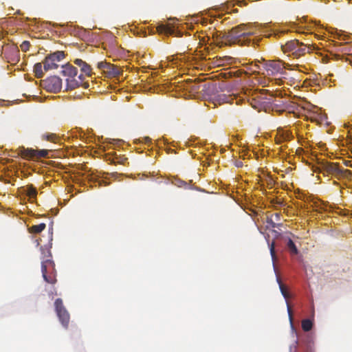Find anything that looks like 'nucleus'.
Returning a JSON list of instances; mask_svg holds the SVG:
<instances>
[{"label": "nucleus", "mask_w": 352, "mask_h": 352, "mask_svg": "<svg viewBox=\"0 0 352 352\" xmlns=\"http://www.w3.org/2000/svg\"><path fill=\"white\" fill-rule=\"evenodd\" d=\"M324 175H338L341 173V170L338 166L333 163H327L322 166L320 171Z\"/></svg>", "instance_id": "8"}, {"label": "nucleus", "mask_w": 352, "mask_h": 352, "mask_svg": "<svg viewBox=\"0 0 352 352\" xmlns=\"http://www.w3.org/2000/svg\"><path fill=\"white\" fill-rule=\"evenodd\" d=\"M297 344H298V342H297V341H296V344L294 345V349H295V350L296 349V345H297Z\"/></svg>", "instance_id": "29"}, {"label": "nucleus", "mask_w": 352, "mask_h": 352, "mask_svg": "<svg viewBox=\"0 0 352 352\" xmlns=\"http://www.w3.org/2000/svg\"><path fill=\"white\" fill-rule=\"evenodd\" d=\"M54 135H51V138H54ZM48 140H52V138H48Z\"/></svg>", "instance_id": "28"}, {"label": "nucleus", "mask_w": 352, "mask_h": 352, "mask_svg": "<svg viewBox=\"0 0 352 352\" xmlns=\"http://www.w3.org/2000/svg\"><path fill=\"white\" fill-rule=\"evenodd\" d=\"M281 49L284 53H289V56L294 58H298L311 50L310 45L300 43L298 39H293L287 41L285 44L281 45Z\"/></svg>", "instance_id": "2"}, {"label": "nucleus", "mask_w": 352, "mask_h": 352, "mask_svg": "<svg viewBox=\"0 0 352 352\" xmlns=\"http://www.w3.org/2000/svg\"><path fill=\"white\" fill-rule=\"evenodd\" d=\"M55 309L59 320L64 327H67L69 320V315L63 305L60 298H58L55 301Z\"/></svg>", "instance_id": "5"}, {"label": "nucleus", "mask_w": 352, "mask_h": 352, "mask_svg": "<svg viewBox=\"0 0 352 352\" xmlns=\"http://www.w3.org/2000/svg\"><path fill=\"white\" fill-rule=\"evenodd\" d=\"M111 65L109 64H107L105 62H100L98 63V67L100 69H104L106 67L109 68Z\"/></svg>", "instance_id": "24"}, {"label": "nucleus", "mask_w": 352, "mask_h": 352, "mask_svg": "<svg viewBox=\"0 0 352 352\" xmlns=\"http://www.w3.org/2000/svg\"><path fill=\"white\" fill-rule=\"evenodd\" d=\"M270 254H271L272 259V261H273L274 269L275 272H276V266H275V261L276 259V253H275L274 243H272L271 245V247H270Z\"/></svg>", "instance_id": "21"}, {"label": "nucleus", "mask_w": 352, "mask_h": 352, "mask_svg": "<svg viewBox=\"0 0 352 352\" xmlns=\"http://www.w3.org/2000/svg\"><path fill=\"white\" fill-rule=\"evenodd\" d=\"M232 99V98H231V96H228V97H226V102H231V100Z\"/></svg>", "instance_id": "25"}, {"label": "nucleus", "mask_w": 352, "mask_h": 352, "mask_svg": "<svg viewBox=\"0 0 352 352\" xmlns=\"http://www.w3.org/2000/svg\"><path fill=\"white\" fill-rule=\"evenodd\" d=\"M74 63L78 65L79 67H80V69L82 68V67L85 66V65L86 64L85 62H84L81 59H76L74 60Z\"/></svg>", "instance_id": "23"}, {"label": "nucleus", "mask_w": 352, "mask_h": 352, "mask_svg": "<svg viewBox=\"0 0 352 352\" xmlns=\"http://www.w3.org/2000/svg\"><path fill=\"white\" fill-rule=\"evenodd\" d=\"M41 270L44 280L48 283H54L55 281L54 275V264L50 259H47L42 262Z\"/></svg>", "instance_id": "4"}, {"label": "nucleus", "mask_w": 352, "mask_h": 352, "mask_svg": "<svg viewBox=\"0 0 352 352\" xmlns=\"http://www.w3.org/2000/svg\"><path fill=\"white\" fill-rule=\"evenodd\" d=\"M335 37L340 41L350 40V41L352 42V36L350 37L342 32H337L336 36Z\"/></svg>", "instance_id": "20"}, {"label": "nucleus", "mask_w": 352, "mask_h": 352, "mask_svg": "<svg viewBox=\"0 0 352 352\" xmlns=\"http://www.w3.org/2000/svg\"><path fill=\"white\" fill-rule=\"evenodd\" d=\"M311 316H312V317H314V308L312 309V311H311Z\"/></svg>", "instance_id": "27"}, {"label": "nucleus", "mask_w": 352, "mask_h": 352, "mask_svg": "<svg viewBox=\"0 0 352 352\" xmlns=\"http://www.w3.org/2000/svg\"><path fill=\"white\" fill-rule=\"evenodd\" d=\"M30 45V42L25 41L21 43L20 47H21V49L22 51L26 52L29 50Z\"/></svg>", "instance_id": "22"}, {"label": "nucleus", "mask_w": 352, "mask_h": 352, "mask_svg": "<svg viewBox=\"0 0 352 352\" xmlns=\"http://www.w3.org/2000/svg\"><path fill=\"white\" fill-rule=\"evenodd\" d=\"M286 246L292 255H296L298 254V250L294 242L291 239H287Z\"/></svg>", "instance_id": "12"}, {"label": "nucleus", "mask_w": 352, "mask_h": 352, "mask_svg": "<svg viewBox=\"0 0 352 352\" xmlns=\"http://www.w3.org/2000/svg\"><path fill=\"white\" fill-rule=\"evenodd\" d=\"M17 153L25 160H32L37 156V151L32 148H26L23 146L17 149Z\"/></svg>", "instance_id": "9"}, {"label": "nucleus", "mask_w": 352, "mask_h": 352, "mask_svg": "<svg viewBox=\"0 0 352 352\" xmlns=\"http://www.w3.org/2000/svg\"><path fill=\"white\" fill-rule=\"evenodd\" d=\"M276 279H277V282H278V283L279 285V288H280V292H281L282 295L283 296L284 298L286 300V304H287V312H288V316H289V319L291 329H292V330L293 331H295L296 329H295V327H294V322H293L292 311L291 307L289 305V302L287 300L288 298H289V293L287 290L285 286L283 284V283L281 282L280 278L278 276L276 277Z\"/></svg>", "instance_id": "7"}, {"label": "nucleus", "mask_w": 352, "mask_h": 352, "mask_svg": "<svg viewBox=\"0 0 352 352\" xmlns=\"http://www.w3.org/2000/svg\"><path fill=\"white\" fill-rule=\"evenodd\" d=\"M56 62L60 61L64 58V53L61 51H57L53 54H50Z\"/></svg>", "instance_id": "17"}, {"label": "nucleus", "mask_w": 352, "mask_h": 352, "mask_svg": "<svg viewBox=\"0 0 352 352\" xmlns=\"http://www.w3.org/2000/svg\"><path fill=\"white\" fill-rule=\"evenodd\" d=\"M34 72L37 78H41L43 76V65L41 63H37L34 66Z\"/></svg>", "instance_id": "13"}, {"label": "nucleus", "mask_w": 352, "mask_h": 352, "mask_svg": "<svg viewBox=\"0 0 352 352\" xmlns=\"http://www.w3.org/2000/svg\"><path fill=\"white\" fill-rule=\"evenodd\" d=\"M43 67L45 71L56 69L58 67V65L56 63V61L50 55H48L45 57L43 61Z\"/></svg>", "instance_id": "11"}, {"label": "nucleus", "mask_w": 352, "mask_h": 352, "mask_svg": "<svg viewBox=\"0 0 352 352\" xmlns=\"http://www.w3.org/2000/svg\"><path fill=\"white\" fill-rule=\"evenodd\" d=\"M54 85L55 90H59L61 88V80L58 77H54L51 80Z\"/></svg>", "instance_id": "19"}, {"label": "nucleus", "mask_w": 352, "mask_h": 352, "mask_svg": "<svg viewBox=\"0 0 352 352\" xmlns=\"http://www.w3.org/2000/svg\"><path fill=\"white\" fill-rule=\"evenodd\" d=\"M27 195L30 199H35L37 195V190L32 186H29L26 189Z\"/></svg>", "instance_id": "15"}, {"label": "nucleus", "mask_w": 352, "mask_h": 352, "mask_svg": "<svg viewBox=\"0 0 352 352\" xmlns=\"http://www.w3.org/2000/svg\"><path fill=\"white\" fill-rule=\"evenodd\" d=\"M45 228V223H40L38 225L32 226L30 228V231L33 233H40Z\"/></svg>", "instance_id": "16"}, {"label": "nucleus", "mask_w": 352, "mask_h": 352, "mask_svg": "<svg viewBox=\"0 0 352 352\" xmlns=\"http://www.w3.org/2000/svg\"><path fill=\"white\" fill-rule=\"evenodd\" d=\"M40 153H41V155H43H43H45V154L47 153V151H45V150H43V151H40Z\"/></svg>", "instance_id": "26"}, {"label": "nucleus", "mask_w": 352, "mask_h": 352, "mask_svg": "<svg viewBox=\"0 0 352 352\" xmlns=\"http://www.w3.org/2000/svg\"><path fill=\"white\" fill-rule=\"evenodd\" d=\"M81 74H82L85 76L89 77L91 75V69L89 65L87 63L85 65V66L82 67L80 69Z\"/></svg>", "instance_id": "18"}, {"label": "nucleus", "mask_w": 352, "mask_h": 352, "mask_svg": "<svg viewBox=\"0 0 352 352\" xmlns=\"http://www.w3.org/2000/svg\"><path fill=\"white\" fill-rule=\"evenodd\" d=\"M66 81L67 89H74L79 87H82L84 89H88L89 87L88 81L85 80V77L82 74H80L78 76V78L73 77L71 78H67Z\"/></svg>", "instance_id": "6"}, {"label": "nucleus", "mask_w": 352, "mask_h": 352, "mask_svg": "<svg viewBox=\"0 0 352 352\" xmlns=\"http://www.w3.org/2000/svg\"><path fill=\"white\" fill-rule=\"evenodd\" d=\"M313 321L311 319H304L302 321V328L305 331H309L312 329Z\"/></svg>", "instance_id": "14"}, {"label": "nucleus", "mask_w": 352, "mask_h": 352, "mask_svg": "<svg viewBox=\"0 0 352 352\" xmlns=\"http://www.w3.org/2000/svg\"><path fill=\"white\" fill-rule=\"evenodd\" d=\"M63 74L65 76H68L71 78L77 76L78 69L76 67L67 64L63 66Z\"/></svg>", "instance_id": "10"}, {"label": "nucleus", "mask_w": 352, "mask_h": 352, "mask_svg": "<svg viewBox=\"0 0 352 352\" xmlns=\"http://www.w3.org/2000/svg\"><path fill=\"white\" fill-rule=\"evenodd\" d=\"M254 33L250 25L241 24L233 28L229 32V36L234 42L239 45H258V39H251L250 36Z\"/></svg>", "instance_id": "1"}, {"label": "nucleus", "mask_w": 352, "mask_h": 352, "mask_svg": "<svg viewBox=\"0 0 352 352\" xmlns=\"http://www.w3.org/2000/svg\"><path fill=\"white\" fill-rule=\"evenodd\" d=\"M259 72H262L265 76H274L281 73L283 69V65L280 60H268L258 66Z\"/></svg>", "instance_id": "3"}]
</instances>
